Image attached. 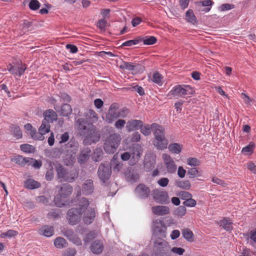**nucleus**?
<instances>
[{
	"mask_svg": "<svg viewBox=\"0 0 256 256\" xmlns=\"http://www.w3.org/2000/svg\"><path fill=\"white\" fill-rule=\"evenodd\" d=\"M169 182V180L166 178H162L158 181V184L162 187L166 186Z\"/></svg>",
	"mask_w": 256,
	"mask_h": 256,
	"instance_id": "64",
	"label": "nucleus"
},
{
	"mask_svg": "<svg viewBox=\"0 0 256 256\" xmlns=\"http://www.w3.org/2000/svg\"><path fill=\"white\" fill-rule=\"evenodd\" d=\"M130 113L128 109L124 107L118 110V118H126Z\"/></svg>",
	"mask_w": 256,
	"mask_h": 256,
	"instance_id": "54",
	"label": "nucleus"
},
{
	"mask_svg": "<svg viewBox=\"0 0 256 256\" xmlns=\"http://www.w3.org/2000/svg\"><path fill=\"white\" fill-rule=\"evenodd\" d=\"M20 148L22 151L29 153L33 152L35 150L34 146L28 144H21Z\"/></svg>",
	"mask_w": 256,
	"mask_h": 256,
	"instance_id": "46",
	"label": "nucleus"
},
{
	"mask_svg": "<svg viewBox=\"0 0 256 256\" xmlns=\"http://www.w3.org/2000/svg\"><path fill=\"white\" fill-rule=\"evenodd\" d=\"M84 116L91 122H96L98 120V116L96 112L92 109L88 110L85 113Z\"/></svg>",
	"mask_w": 256,
	"mask_h": 256,
	"instance_id": "26",
	"label": "nucleus"
},
{
	"mask_svg": "<svg viewBox=\"0 0 256 256\" xmlns=\"http://www.w3.org/2000/svg\"><path fill=\"white\" fill-rule=\"evenodd\" d=\"M135 192L139 198L144 199L149 196L150 190L144 184H140L136 188Z\"/></svg>",
	"mask_w": 256,
	"mask_h": 256,
	"instance_id": "15",
	"label": "nucleus"
},
{
	"mask_svg": "<svg viewBox=\"0 0 256 256\" xmlns=\"http://www.w3.org/2000/svg\"><path fill=\"white\" fill-rule=\"evenodd\" d=\"M54 244L55 247L58 249H62L64 248H66L68 246V243L66 240L62 237L56 238L54 240Z\"/></svg>",
	"mask_w": 256,
	"mask_h": 256,
	"instance_id": "28",
	"label": "nucleus"
},
{
	"mask_svg": "<svg viewBox=\"0 0 256 256\" xmlns=\"http://www.w3.org/2000/svg\"><path fill=\"white\" fill-rule=\"evenodd\" d=\"M196 204V201L192 199V198L186 200L183 202V204L184 206H189V207H193Z\"/></svg>",
	"mask_w": 256,
	"mask_h": 256,
	"instance_id": "58",
	"label": "nucleus"
},
{
	"mask_svg": "<svg viewBox=\"0 0 256 256\" xmlns=\"http://www.w3.org/2000/svg\"><path fill=\"white\" fill-rule=\"evenodd\" d=\"M75 126L78 133L84 137L83 143L84 145H90L100 140V135L92 123L80 118L76 122Z\"/></svg>",
	"mask_w": 256,
	"mask_h": 256,
	"instance_id": "1",
	"label": "nucleus"
},
{
	"mask_svg": "<svg viewBox=\"0 0 256 256\" xmlns=\"http://www.w3.org/2000/svg\"><path fill=\"white\" fill-rule=\"evenodd\" d=\"M140 132L145 136L150 135L152 130V124L150 125L148 124H143V126L140 128Z\"/></svg>",
	"mask_w": 256,
	"mask_h": 256,
	"instance_id": "42",
	"label": "nucleus"
},
{
	"mask_svg": "<svg viewBox=\"0 0 256 256\" xmlns=\"http://www.w3.org/2000/svg\"><path fill=\"white\" fill-rule=\"evenodd\" d=\"M63 235L66 236L69 240L72 238L75 234L72 230L68 228H64L62 230Z\"/></svg>",
	"mask_w": 256,
	"mask_h": 256,
	"instance_id": "47",
	"label": "nucleus"
},
{
	"mask_svg": "<svg viewBox=\"0 0 256 256\" xmlns=\"http://www.w3.org/2000/svg\"><path fill=\"white\" fill-rule=\"evenodd\" d=\"M152 130L156 140L154 143V146L159 150L166 148L168 144V140L166 138L164 128L156 123H153Z\"/></svg>",
	"mask_w": 256,
	"mask_h": 256,
	"instance_id": "5",
	"label": "nucleus"
},
{
	"mask_svg": "<svg viewBox=\"0 0 256 256\" xmlns=\"http://www.w3.org/2000/svg\"><path fill=\"white\" fill-rule=\"evenodd\" d=\"M54 109L59 112L60 115L63 116H68L72 114V109L69 104H63L61 106L58 105L54 106Z\"/></svg>",
	"mask_w": 256,
	"mask_h": 256,
	"instance_id": "17",
	"label": "nucleus"
},
{
	"mask_svg": "<svg viewBox=\"0 0 256 256\" xmlns=\"http://www.w3.org/2000/svg\"><path fill=\"white\" fill-rule=\"evenodd\" d=\"M111 172V168L108 162L102 163L99 166L98 174L103 182H105L109 179Z\"/></svg>",
	"mask_w": 256,
	"mask_h": 256,
	"instance_id": "10",
	"label": "nucleus"
},
{
	"mask_svg": "<svg viewBox=\"0 0 256 256\" xmlns=\"http://www.w3.org/2000/svg\"><path fill=\"white\" fill-rule=\"evenodd\" d=\"M182 145L178 143L171 144L168 146V149L172 152L179 154L182 152Z\"/></svg>",
	"mask_w": 256,
	"mask_h": 256,
	"instance_id": "36",
	"label": "nucleus"
},
{
	"mask_svg": "<svg viewBox=\"0 0 256 256\" xmlns=\"http://www.w3.org/2000/svg\"><path fill=\"white\" fill-rule=\"evenodd\" d=\"M102 154L103 152L101 148H96L94 153V160L96 162L100 160L102 158Z\"/></svg>",
	"mask_w": 256,
	"mask_h": 256,
	"instance_id": "48",
	"label": "nucleus"
},
{
	"mask_svg": "<svg viewBox=\"0 0 256 256\" xmlns=\"http://www.w3.org/2000/svg\"><path fill=\"white\" fill-rule=\"evenodd\" d=\"M166 171L168 173L174 174L176 172V165L173 159L167 154H164L162 156Z\"/></svg>",
	"mask_w": 256,
	"mask_h": 256,
	"instance_id": "13",
	"label": "nucleus"
},
{
	"mask_svg": "<svg viewBox=\"0 0 256 256\" xmlns=\"http://www.w3.org/2000/svg\"><path fill=\"white\" fill-rule=\"evenodd\" d=\"M142 41L141 37H138L135 40H129L124 42L122 44V46H130L133 45L138 44L140 42Z\"/></svg>",
	"mask_w": 256,
	"mask_h": 256,
	"instance_id": "43",
	"label": "nucleus"
},
{
	"mask_svg": "<svg viewBox=\"0 0 256 256\" xmlns=\"http://www.w3.org/2000/svg\"><path fill=\"white\" fill-rule=\"evenodd\" d=\"M83 214L82 220L86 224H91L94 221L96 216L95 209L88 206Z\"/></svg>",
	"mask_w": 256,
	"mask_h": 256,
	"instance_id": "14",
	"label": "nucleus"
},
{
	"mask_svg": "<svg viewBox=\"0 0 256 256\" xmlns=\"http://www.w3.org/2000/svg\"><path fill=\"white\" fill-rule=\"evenodd\" d=\"M50 122L46 120H43L42 124L39 128L38 131L45 134L48 133L50 132Z\"/></svg>",
	"mask_w": 256,
	"mask_h": 256,
	"instance_id": "35",
	"label": "nucleus"
},
{
	"mask_svg": "<svg viewBox=\"0 0 256 256\" xmlns=\"http://www.w3.org/2000/svg\"><path fill=\"white\" fill-rule=\"evenodd\" d=\"M90 203L86 198H80L78 202L76 207L68 210L66 214V218L71 225L78 224L82 219V215L87 209Z\"/></svg>",
	"mask_w": 256,
	"mask_h": 256,
	"instance_id": "2",
	"label": "nucleus"
},
{
	"mask_svg": "<svg viewBox=\"0 0 256 256\" xmlns=\"http://www.w3.org/2000/svg\"><path fill=\"white\" fill-rule=\"evenodd\" d=\"M194 92L192 88L188 85L182 86L180 85L175 86L170 91L171 95L174 96H184L186 95L192 94Z\"/></svg>",
	"mask_w": 256,
	"mask_h": 256,
	"instance_id": "9",
	"label": "nucleus"
},
{
	"mask_svg": "<svg viewBox=\"0 0 256 256\" xmlns=\"http://www.w3.org/2000/svg\"><path fill=\"white\" fill-rule=\"evenodd\" d=\"M132 158L134 161H138L142 154V146L138 144H134L130 150Z\"/></svg>",
	"mask_w": 256,
	"mask_h": 256,
	"instance_id": "18",
	"label": "nucleus"
},
{
	"mask_svg": "<svg viewBox=\"0 0 256 256\" xmlns=\"http://www.w3.org/2000/svg\"><path fill=\"white\" fill-rule=\"evenodd\" d=\"M94 190V183L92 180H86L82 186V190L85 195H89L93 192Z\"/></svg>",
	"mask_w": 256,
	"mask_h": 256,
	"instance_id": "19",
	"label": "nucleus"
},
{
	"mask_svg": "<svg viewBox=\"0 0 256 256\" xmlns=\"http://www.w3.org/2000/svg\"><path fill=\"white\" fill-rule=\"evenodd\" d=\"M118 104L116 103L112 104L106 116L107 122L112 123L114 120L118 118Z\"/></svg>",
	"mask_w": 256,
	"mask_h": 256,
	"instance_id": "12",
	"label": "nucleus"
},
{
	"mask_svg": "<svg viewBox=\"0 0 256 256\" xmlns=\"http://www.w3.org/2000/svg\"><path fill=\"white\" fill-rule=\"evenodd\" d=\"M163 76L158 72H154L152 76V80L159 86H162L164 84Z\"/></svg>",
	"mask_w": 256,
	"mask_h": 256,
	"instance_id": "34",
	"label": "nucleus"
},
{
	"mask_svg": "<svg viewBox=\"0 0 256 256\" xmlns=\"http://www.w3.org/2000/svg\"><path fill=\"white\" fill-rule=\"evenodd\" d=\"M126 124V120L122 119H119L114 124V126L117 129H122Z\"/></svg>",
	"mask_w": 256,
	"mask_h": 256,
	"instance_id": "59",
	"label": "nucleus"
},
{
	"mask_svg": "<svg viewBox=\"0 0 256 256\" xmlns=\"http://www.w3.org/2000/svg\"><path fill=\"white\" fill-rule=\"evenodd\" d=\"M46 134L44 132H36V130H32L30 132V135L34 140H44V134Z\"/></svg>",
	"mask_w": 256,
	"mask_h": 256,
	"instance_id": "39",
	"label": "nucleus"
},
{
	"mask_svg": "<svg viewBox=\"0 0 256 256\" xmlns=\"http://www.w3.org/2000/svg\"><path fill=\"white\" fill-rule=\"evenodd\" d=\"M152 212L158 216H164L170 213V208L167 206H157L152 208Z\"/></svg>",
	"mask_w": 256,
	"mask_h": 256,
	"instance_id": "21",
	"label": "nucleus"
},
{
	"mask_svg": "<svg viewBox=\"0 0 256 256\" xmlns=\"http://www.w3.org/2000/svg\"><path fill=\"white\" fill-rule=\"evenodd\" d=\"M126 176L127 180L129 182H136L139 178L138 174L134 171H129L126 173Z\"/></svg>",
	"mask_w": 256,
	"mask_h": 256,
	"instance_id": "41",
	"label": "nucleus"
},
{
	"mask_svg": "<svg viewBox=\"0 0 256 256\" xmlns=\"http://www.w3.org/2000/svg\"><path fill=\"white\" fill-rule=\"evenodd\" d=\"M187 164L190 166H196L200 164V161L195 158H189L187 159Z\"/></svg>",
	"mask_w": 256,
	"mask_h": 256,
	"instance_id": "50",
	"label": "nucleus"
},
{
	"mask_svg": "<svg viewBox=\"0 0 256 256\" xmlns=\"http://www.w3.org/2000/svg\"><path fill=\"white\" fill-rule=\"evenodd\" d=\"M9 129L10 132L16 139H20L22 138V132L18 126L12 124L10 126Z\"/></svg>",
	"mask_w": 256,
	"mask_h": 256,
	"instance_id": "24",
	"label": "nucleus"
},
{
	"mask_svg": "<svg viewBox=\"0 0 256 256\" xmlns=\"http://www.w3.org/2000/svg\"><path fill=\"white\" fill-rule=\"evenodd\" d=\"M26 158H24L21 156H16L12 159V160L15 163L24 166L26 165Z\"/></svg>",
	"mask_w": 256,
	"mask_h": 256,
	"instance_id": "44",
	"label": "nucleus"
},
{
	"mask_svg": "<svg viewBox=\"0 0 256 256\" xmlns=\"http://www.w3.org/2000/svg\"><path fill=\"white\" fill-rule=\"evenodd\" d=\"M91 251L95 254H100L104 250V244L100 240L94 241L90 246Z\"/></svg>",
	"mask_w": 256,
	"mask_h": 256,
	"instance_id": "20",
	"label": "nucleus"
},
{
	"mask_svg": "<svg viewBox=\"0 0 256 256\" xmlns=\"http://www.w3.org/2000/svg\"><path fill=\"white\" fill-rule=\"evenodd\" d=\"M24 186L29 190L37 188L40 186V184L38 182L32 178L26 180L24 182Z\"/></svg>",
	"mask_w": 256,
	"mask_h": 256,
	"instance_id": "27",
	"label": "nucleus"
},
{
	"mask_svg": "<svg viewBox=\"0 0 256 256\" xmlns=\"http://www.w3.org/2000/svg\"><path fill=\"white\" fill-rule=\"evenodd\" d=\"M30 9L33 10H38L40 7V4L38 0H31L29 3Z\"/></svg>",
	"mask_w": 256,
	"mask_h": 256,
	"instance_id": "52",
	"label": "nucleus"
},
{
	"mask_svg": "<svg viewBox=\"0 0 256 256\" xmlns=\"http://www.w3.org/2000/svg\"><path fill=\"white\" fill-rule=\"evenodd\" d=\"M220 225L222 226L226 230L231 232L232 229V222L230 220L224 218L220 222Z\"/></svg>",
	"mask_w": 256,
	"mask_h": 256,
	"instance_id": "29",
	"label": "nucleus"
},
{
	"mask_svg": "<svg viewBox=\"0 0 256 256\" xmlns=\"http://www.w3.org/2000/svg\"><path fill=\"white\" fill-rule=\"evenodd\" d=\"M254 148V144L250 142L248 146L244 147L242 149V152L244 153H252Z\"/></svg>",
	"mask_w": 256,
	"mask_h": 256,
	"instance_id": "57",
	"label": "nucleus"
},
{
	"mask_svg": "<svg viewBox=\"0 0 256 256\" xmlns=\"http://www.w3.org/2000/svg\"><path fill=\"white\" fill-rule=\"evenodd\" d=\"M176 185L180 188L188 190L191 187V184L189 180H178L176 182Z\"/></svg>",
	"mask_w": 256,
	"mask_h": 256,
	"instance_id": "38",
	"label": "nucleus"
},
{
	"mask_svg": "<svg viewBox=\"0 0 256 256\" xmlns=\"http://www.w3.org/2000/svg\"><path fill=\"white\" fill-rule=\"evenodd\" d=\"M234 8V6L232 4H222L219 7V10L220 11L223 12L226 10H230L231 9H232Z\"/></svg>",
	"mask_w": 256,
	"mask_h": 256,
	"instance_id": "56",
	"label": "nucleus"
},
{
	"mask_svg": "<svg viewBox=\"0 0 256 256\" xmlns=\"http://www.w3.org/2000/svg\"><path fill=\"white\" fill-rule=\"evenodd\" d=\"M44 118L50 122H53L54 121H56L58 119V115L56 113L52 110L49 109L46 110L44 112Z\"/></svg>",
	"mask_w": 256,
	"mask_h": 256,
	"instance_id": "22",
	"label": "nucleus"
},
{
	"mask_svg": "<svg viewBox=\"0 0 256 256\" xmlns=\"http://www.w3.org/2000/svg\"><path fill=\"white\" fill-rule=\"evenodd\" d=\"M107 22L104 19H101L98 22L97 26L102 30H105Z\"/></svg>",
	"mask_w": 256,
	"mask_h": 256,
	"instance_id": "63",
	"label": "nucleus"
},
{
	"mask_svg": "<svg viewBox=\"0 0 256 256\" xmlns=\"http://www.w3.org/2000/svg\"><path fill=\"white\" fill-rule=\"evenodd\" d=\"M182 233L183 237L186 240L190 242H192L194 240V235L192 232L189 228H184L182 230Z\"/></svg>",
	"mask_w": 256,
	"mask_h": 256,
	"instance_id": "31",
	"label": "nucleus"
},
{
	"mask_svg": "<svg viewBox=\"0 0 256 256\" xmlns=\"http://www.w3.org/2000/svg\"><path fill=\"white\" fill-rule=\"evenodd\" d=\"M121 136L118 134H110L105 140L104 149L108 154H113L117 150L121 142Z\"/></svg>",
	"mask_w": 256,
	"mask_h": 256,
	"instance_id": "6",
	"label": "nucleus"
},
{
	"mask_svg": "<svg viewBox=\"0 0 256 256\" xmlns=\"http://www.w3.org/2000/svg\"><path fill=\"white\" fill-rule=\"evenodd\" d=\"M144 44L145 45H152L154 44L156 41V38L154 36H146L142 38Z\"/></svg>",
	"mask_w": 256,
	"mask_h": 256,
	"instance_id": "40",
	"label": "nucleus"
},
{
	"mask_svg": "<svg viewBox=\"0 0 256 256\" xmlns=\"http://www.w3.org/2000/svg\"><path fill=\"white\" fill-rule=\"evenodd\" d=\"M152 195L154 200L158 204H168L170 202V198L168 192L158 188L152 192Z\"/></svg>",
	"mask_w": 256,
	"mask_h": 256,
	"instance_id": "8",
	"label": "nucleus"
},
{
	"mask_svg": "<svg viewBox=\"0 0 256 256\" xmlns=\"http://www.w3.org/2000/svg\"><path fill=\"white\" fill-rule=\"evenodd\" d=\"M186 18L187 21L192 24L196 22V18L192 10H188L186 13Z\"/></svg>",
	"mask_w": 256,
	"mask_h": 256,
	"instance_id": "37",
	"label": "nucleus"
},
{
	"mask_svg": "<svg viewBox=\"0 0 256 256\" xmlns=\"http://www.w3.org/2000/svg\"><path fill=\"white\" fill-rule=\"evenodd\" d=\"M139 66L138 64H134L128 62H123V63L120 65V68L122 70H126L132 71H136L138 69Z\"/></svg>",
	"mask_w": 256,
	"mask_h": 256,
	"instance_id": "30",
	"label": "nucleus"
},
{
	"mask_svg": "<svg viewBox=\"0 0 256 256\" xmlns=\"http://www.w3.org/2000/svg\"><path fill=\"white\" fill-rule=\"evenodd\" d=\"M187 174L190 178H194L200 176L198 168H188Z\"/></svg>",
	"mask_w": 256,
	"mask_h": 256,
	"instance_id": "45",
	"label": "nucleus"
},
{
	"mask_svg": "<svg viewBox=\"0 0 256 256\" xmlns=\"http://www.w3.org/2000/svg\"><path fill=\"white\" fill-rule=\"evenodd\" d=\"M26 69V64H22V63H21L20 64V65L18 64V66H17L18 72L16 73V76H20L24 74Z\"/></svg>",
	"mask_w": 256,
	"mask_h": 256,
	"instance_id": "55",
	"label": "nucleus"
},
{
	"mask_svg": "<svg viewBox=\"0 0 256 256\" xmlns=\"http://www.w3.org/2000/svg\"><path fill=\"white\" fill-rule=\"evenodd\" d=\"M212 182L217 184L220 185L224 187L226 186V183L222 180L214 176L212 178Z\"/></svg>",
	"mask_w": 256,
	"mask_h": 256,
	"instance_id": "62",
	"label": "nucleus"
},
{
	"mask_svg": "<svg viewBox=\"0 0 256 256\" xmlns=\"http://www.w3.org/2000/svg\"><path fill=\"white\" fill-rule=\"evenodd\" d=\"M186 212V208L184 206H178L176 210V214L180 216H184Z\"/></svg>",
	"mask_w": 256,
	"mask_h": 256,
	"instance_id": "61",
	"label": "nucleus"
},
{
	"mask_svg": "<svg viewBox=\"0 0 256 256\" xmlns=\"http://www.w3.org/2000/svg\"><path fill=\"white\" fill-rule=\"evenodd\" d=\"M56 177L60 182H74L78 177V170L75 168H66L60 164L55 165Z\"/></svg>",
	"mask_w": 256,
	"mask_h": 256,
	"instance_id": "3",
	"label": "nucleus"
},
{
	"mask_svg": "<svg viewBox=\"0 0 256 256\" xmlns=\"http://www.w3.org/2000/svg\"><path fill=\"white\" fill-rule=\"evenodd\" d=\"M39 232L45 236L50 237L54 234V228L52 226H44L40 229Z\"/></svg>",
	"mask_w": 256,
	"mask_h": 256,
	"instance_id": "23",
	"label": "nucleus"
},
{
	"mask_svg": "<svg viewBox=\"0 0 256 256\" xmlns=\"http://www.w3.org/2000/svg\"><path fill=\"white\" fill-rule=\"evenodd\" d=\"M76 252L75 248H69L63 252L62 256H74Z\"/></svg>",
	"mask_w": 256,
	"mask_h": 256,
	"instance_id": "53",
	"label": "nucleus"
},
{
	"mask_svg": "<svg viewBox=\"0 0 256 256\" xmlns=\"http://www.w3.org/2000/svg\"><path fill=\"white\" fill-rule=\"evenodd\" d=\"M253 255H256V252H252L246 247H242V249L240 248L239 252H238L236 256H253Z\"/></svg>",
	"mask_w": 256,
	"mask_h": 256,
	"instance_id": "32",
	"label": "nucleus"
},
{
	"mask_svg": "<svg viewBox=\"0 0 256 256\" xmlns=\"http://www.w3.org/2000/svg\"><path fill=\"white\" fill-rule=\"evenodd\" d=\"M72 191V187L70 184H63L60 188L58 194L54 198V202L56 204L58 207L64 206L66 202L64 199L70 196Z\"/></svg>",
	"mask_w": 256,
	"mask_h": 256,
	"instance_id": "7",
	"label": "nucleus"
},
{
	"mask_svg": "<svg viewBox=\"0 0 256 256\" xmlns=\"http://www.w3.org/2000/svg\"><path fill=\"white\" fill-rule=\"evenodd\" d=\"M18 234V232L17 231L12 230H10L6 232L2 233L1 234L2 238H5V237H8V238H12V237H14Z\"/></svg>",
	"mask_w": 256,
	"mask_h": 256,
	"instance_id": "51",
	"label": "nucleus"
},
{
	"mask_svg": "<svg viewBox=\"0 0 256 256\" xmlns=\"http://www.w3.org/2000/svg\"><path fill=\"white\" fill-rule=\"evenodd\" d=\"M250 243L256 250V230L250 232Z\"/></svg>",
	"mask_w": 256,
	"mask_h": 256,
	"instance_id": "49",
	"label": "nucleus"
},
{
	"mask_svg": "<svg viewBox=\"0 0 256 256\" xmlns=\"http://www.w3.org/2000/svg\"><path fill=\"white\" fill-rule=\"evenodd\" d=\"M170 252L181 256L184 254L185 250L182 248L174 247L170 249Z\"/></svg>",
	"mask_w": 256,
	"mask_h": 256,
	"instance_id": "60",
	"label": "nucleus"
},
{
	"mask_svg": "<svg viewBox=\"0 0 256 256\" xmlns=\"http://www.w3.org/2000/svg\"><path fill=\"white\" fill-rule=\"evenodd\" d=\"M157 256H170V246L167 242L154 244Z\"/></svg>",
	"mask_w": 256,
	"mask_h": 256,
	"instance_id": "11",
	"label": "nucleus"
},
{
	"mask_svg": "<svg viewBox=\"0 0 256 256\" xmlns=\"http://www.w3.org/2000/svg\"><path fill=\"white\" fill-rule=\"evenodd\" d=\"M167 228L164 222L157 219L153 220L152 225V240L154 244L162 242H166L164 238L166 236Z\"/></svg>",
	"mask_w": 256,
	"mask_h": 256,
	"instance_id": "4",
	"label": "nucleus"
},
{
	"mask_svg": "<svg viewBox=\"0 0 256 256\" xmlns=\"http://www.w3.org/2000/svg\"><path fill=\"white\" fill-rule=\"evenodd\" d=\"M198 5H201L202 6H206V8L202 10V12H208L211 9L212 6L214 4L212 0H204L196 2Z\"/></svg>",
	"mask_w": 256,
	"mask_h": 256,
	"instance_id": "33",
	"label": "nucleus"
},
{
	"mask_svg": "<svg viewBox=\"0 0 256 256\" xmlns=\"http://www.w3.org/2000/svg\"><path fill=\"white\" fill-rule=\"evenodd\" d=\"M91 153V150L89 148L83 149L78 158V162L84 163L89 158Z\"/></svg>",
	"mask_w": 256,
	"mask_h": 256,
	"instance_id": "25",
	"label": "nucleus"
},
{
	"mask_svg": "<svg viewBox=\"0 0 256 256\" xmlns=\"http://www.w3.org/2000/svg\"><path fill=\"white\" fill-rule=\"evenodd\" d=\"M143 126V122L141 120L132 119L126 122V129L130 132L139 130Z\"/></svg>",
	"mask_w": 256,
	"mask_h": 256,
	"instance_id": "16",
	"label": "nucleus"
}]
</instances>
